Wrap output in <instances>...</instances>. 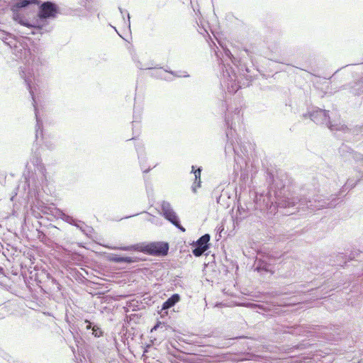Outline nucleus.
<instances>
[{
  "label": "nucleus",
  "instance_id": "obj_10",
  "mask_svg": "<svg viewBox=\"0 0 363 363\" xmlns=\"http://www.w3.org/2000/svg\"><path fill=\"white\" fill-rule=\"evenodd\" d=\"M318 113L320 115V116H325L326 114V112L325 111H323V110H320Z\"/></svg>",
  "mask_w": 363,
  "mask_h": 363
},
{
  "label": "nucleus",
  "instance_id": "obj_6",
  "mask_svg": "<svg viewBox=\"0 0 363 363\" xmlns=\"http://www.w3.org/2000/svg\"><path fill=\"white\" fill-rule=\"evenodd\" d=\"M179 301V296L178 294H174L170 298H169L165 302L162 304V309H168L172 307L176 303Z\"/></svg>",
  "mask_w": 363,
  "mask_h": 363
},
{
  "label": "nucleus",
  "instance_id": "obj_11",
  "mask_svg": "<svg viewBox=\"0 0 363 363\" xmlns=\"http://www.w3.org/2000/svg\"><path fill=\"white\" fill-rule=\"evenodd\" d=\"M160 324V323H157V325H155L154 328L152 329V331L154 330L157 329V328L159 327Z\"/></svg>",
  "mask_w": 363,
  "mask_h": 363
},
{
  "label": "nucleus",
  "instance_id": "obj_4",
  "mask_svg": "<svg viewBox=\"0 0 363 363\" xmlns=\"http://www.w3.org/2000/svg\"><path fill=\"white\" fill-rule=\"evenodd\" d=\"M210 238L208 234H205L196 241V247L192 251L194 256L200 257L208 249Z\"/></svg>",
  "mask_w": 363,
  "mask_h": 363
},
{
  "label": "nucleus",
  "instance_id": "obj_7",
  "mask_svg": "<svg viewBox=\"0 0 363 363\" xmlns=\"http://www.w3.org/2000/svg\"><path fill=\"white\" fill-rule=\"evenodd\" d=\"M111 260L115 262H126L131 263L134 262L133 259L130 257H123L116 255L111 258Z\"/></svg>",
  "mask_w": 363,
  "mask_h": 363
},
{
  "label": "nucleus",
  "instance_id": "obj_3",
  "mask_svg": "<svg viewBox=\"0 0 363 363\" xmlns=\"http://www.w3.org/2000/svg\"><path fill=\"white\" fill-rule=\"evenodd\" d=\"M57 10L56 4L50 1H46L40 6L38 16L40 18H54L57 13Z\"/></svg>",
  "mask_w": 363,
  "mask_h": 363
},
{
  "label": "nucleus",
  "instance_id": "obj_9",
  "mask_svg": "<svg viewBox=\"0 0 363 363\" xmlns=\"http://www.w3.org/2000/svg\"><path fill=\"white\" fill-rule=\"evenodd\" d=\"M92 330H93V334L96 337H100L101 335H102V331L100 330L99 328H96V326H94V327H93Z\"/></svg>",
  "mask_w": 363,
  "mask_h": 363
},
{
  "label": "nucleus",
  "instance_id": "obj_1",
  "mask_svg": "<svg viewBox=\"0 0 363 363\" xmlns=\"http://www.w3.org/2000/svg\"><path fill=\"white\" fill-rule=\"evenodd\" d=\"M123 250H135L153 256H165L168 254L169 245L167 242H155L148 244H139L133 246L124 247Z\"/></svg>",
  "mask_w": 363,
  "mask_h": 363
},
{
  "label": "nucleus",
  "instance_id": "obj_2",
  "mask_svg": "<svg viewBox=\"0 0 363 363\" xmlns=\"http://www.w3.org/2000/svg\"><path fill=\"white\" fill-rule=\"evenodd\" d=\"M162 210L163 215L167 220L171 222L174 225H175L182 232H185V228L180 225L176 213L170 207V205L168 203H162Z\"/></svg>",
  "mask_w": 363,
  "mask_h": 363
},
{
  "label": "nucleus",
  "instance_id": "obj_12",
  "mask_svg": "<svg viewBox=\"0 0 363 363\" xmlns=\"http://www.w3.org/2000/svg\"><path fill=\"white\" fill-rule=\"evenodd\" d=\"M86 322L89 323V325L86 326V328L90 329L91 328V323L89 320H86Z\"/></svg>",
  "mask_w": 363,
  "mask_h": 363
},
{
  "label": "nucleus",
  "instance_id": "obj_5",
  "mask_svg": "<svg viewBox=\"0 0 363 363\" xmlns=\"http://www.w3.org/2000/svg\"><path fill=\"white\" fill-rule=\"evenodd\" d=\"M38 0H17L13 6V10H18V9L26 7L29 4H39Z\"/></svg>",
  "mask_w": 363,
  "mask_h": 363
},
{
  "label": "nucleus",
  "instance_id": "obj_8",
  "mask_svg": "<svg viewBox=\"0 0 363 363\" xmlns=\"http://www.w3.org/2000/svg\"><path fill=\"white\" fill-rule=\"evenodd\" d=\"M201 169H198L194 171L195 179H196V181L198 180L197 187H200V184H201Z\"/></svg>",
  "mask_w": 363,
  "mask_h": 363
}]
</instances>
